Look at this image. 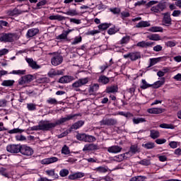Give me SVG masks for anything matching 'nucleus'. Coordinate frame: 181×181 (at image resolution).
I'll return each instance as SVG.
<instances>
[{"label": "nucleus", "mask_w": 181, "mask_h": 181, "mask_svg": "<svg viewBox=\"0 0 181 181\" xmlns=\"http://www.w3.org/2000/svg\"><path fill=\"white\" fill-rule=\"evenodd\" d=\"M74 117H77V115H69L66 117L60 118L57 120L56 122L52 123L49 120H41L38 125L33 126L30 127L31 131H50V129H53V128H56L57 125H62V124H64V122H67V121H70V119H73Z\"/></svg>", "instance_id": "f257e3e1"}, {"label": "nucleus", "mask_w": 181, "mask_h": 181, "mask_svg": "<svg viewBox=\"0 0 181 181\" xmlns=\"http://www.w3.org/2000/svg\"><path fill=\"white\" fill-rule=\"evenodd\" d=\"M49 54L52 55V57L51 58V64H52V66H60V64L63 63V56H62L60 53L52 52Z\"/></svg>", "instance_id": "f03ea898"}, {"label": "nucleus", "mask_w": 181, "mask_h": 181, "mask_svg": "<svg viewBox=\"0 0 181 181\" xmlns=\"http://www.w3.org/2000/svg\"><path fill=\"white\" fill-rule=\"evenodd\" d=\"M88 83V78H82L72 83L71 87L73 90H75V91H78V88H80V87L86 86V84H87Z\"/></svg>", "instance_id": "7ed1b4c3"}, {"label": "nucleus", "mask_w": 181, "mask_h": 181, "mask_svg": "<svg viewBox=\"0 0 181 181\" xmlns=\"http://www.w3.org/2000/svg\"><path fill=\"white\" fill-rule=\"evenodd\" d=\"M99 124L101 127L103 125H107V127H112L118 124L117 119L112 118H103L101 121L99 122Z\"/></svg>", "instance_id": "20e7f679"}, {"label": "nucleus", "mask_w": 181, "mask_h": 181, "mask_svg": "<svg viewBox=\"0 0 181 181\" xmlns=\"http://www.w3.org/2000/svg\"><path fill=\"white\" fill-rule=\"evenodd\" d=\"M20 153L21 155H24V156H32L33 155V149L26 145H21Z\"/></svg>", "instance_id": "39448f33"}, {"label": "nucleus", "mask_w": 181, "mask_h": 181, "mask_svg": "<svg viewBox=\"0 0 181 181\" xmlns=\"http://www.w3.org/2000/svg\"><path fill=\"white\" fill-rule=\"evenodd\" d=\"M124 59L130 58V60L132 62H136V60H139V59H141V52H129L124 55Z\"/></svg>", "instance_id": "423d86ee"}, {"label": "nucleus", "mask_w": 181, "mask_h": 181, "mask_svg": "<svg viewBox=\"0 0 181 181\" xmlns=\"http://www.w3.org/2000/svg\"><path fill=\"white\" fill-rule=\"evenodd\" d=\"M21 144H10L7 146L6 150L10 153H19L21 151Z\"/></svg>", "instance_id": "0eeeda50"}, {"label": "nucleus", "mask_w": 181, "mask_h": 181, "mask_svg": "<svg viewBox=\"0 0 181 181\" xmlns=\"http://www.w3.org/2000/svg\"><path fill=\"white\" fill-rule=\"evenodd\" d=\"M33 81V76L32 75H25L24 76H22L19 81L18 84L20 86H23V84H26L28 83H30V81Z\"/></svg>", "instance_id": "6e6552de"}, {"label": "nucleus", "mask_w": 181, "mask_h": 181, "mask_svg": "<svg viewBox=\"0 0 181 181\" xmlns=\"http://www.w3.org/2000/svg\"><path fill=\"white\" fill-rule=\"evenodd\" d=\"M25 61L28 64L29 67L33 69V70H39L41 67L40 65L37 64V62L32 58H25Z\"/></svg>", "instance_id": "1a4fd4ad"}, {"label": "nucleus", "mask_w": 181, "mask_h": 181, "mask_svg": "<svg viewBox=\"0 0 181 181\" xmlns=\"http://www.w3.org/2000/svg\"><path fill=\"white\" fill-rule=\"evenodd\" d=\"M86 174L84 173L77 172L74 174H71L69 175L68 179L69 180H78V179H81V177H84Z\"/></svg>", "instance_id": "9d476101"}, {"label": "nucleus", "mask_w": 181, "mask_h": 181, "mask_svg": "<svg viewBox=\"0 0 181 181\" xmlns=\"http://www.w3.org/2000/svg\"><path fill=\"white\" fill-rule=\"evenodd\" d=\"M163 23L165 25V26H169V25H172V18H170V13L169 12L163 13Z\"/></svg>", "instance_id": "9b49d317"}, {"label": "nucleus", "mask_w": 181, "mask_h": 181, "mask_svg": "<svg viewBox=\"0 0 181 181\" xmlns=\"http://www.w3.org/2000/svg\"><path fill=\"white\" fill-rule=\"evenodd\" d=\"M100 149V146L97 144H86L83 148V152L86 151H98Z\"/></svg>", "instance_id": "f8f14e48"}, {"label": "nucleus", "mask_w": 181, "mask_h": 181, "mask_svg": "<svg viewBox=\"0 0 181 181\" xmlns=\"http://www.w3.org/2000/svg\"><path fill=\"white\" fill-rule=\"evenodd\" d=\"M59 160V158L57 157H51L47 158H44L41 160L42 165H50V163H54Z\"/></svg>", "instance_id": "ddd939ff"}, {"label": "nucleus", "mask_w": 181, "mask_h": 181, "mask_svg": "<svg viewBox=\"0 0 181 181\" xmlns=\"http://www.w3.org/2000/svg\"><path fill=\"white\" fill-rule=\"evenodd\" d=\"M13 34L12 33H7L3 35L0 37V42H13Z\"/></svg>", "instance_id": "4468645a"}, {"label": "nucleus", "mask_w": 181, "mask_h": 181, "mask_svg": "<svg viewBox=\"0 0 181 181\" xmlns=\"http://www.w3.org/2000/svg\"><path fill=\"white\" fill-rule=\"evenodd\" d=\"M122 151V147L119 146H112L107 148V152H109V153H119Z\"/></svg>", "instance_id": "2eb2a0df"}, {"label": "nucleus", "mask_w": 181, "mask_h": 181, "mask_svg": "<svg viewBox=\"0 0 181 181\" xmlns=\"http://www.w3.org/2000/svg\"><path fill=\"white\" fill-rule=\"evenodd\" d=\"M39 33V28H30L28 30L26 36L28 39L36 36Z\"/></svg>", "instance_id": "dca6fc26"}, {"label": "nucleus", "mask_w": 181, "mask_h": 181, "mask_svg": "<svg viewBox=\"0 0 181 181\" xmlns=\"http://www.w3.org/2000/svg\"><path fill=\"white\" fill-rule=\"evenodd\" d=\"M48 76L51 78H53V77H54V76H63V71H62V70L51 69L48 72Z\"/></svg>", "instance_id": "f3484780"}, {"label": "nucleus", "mask_w": 181, "mask_h": 181, "mask_svg": "<svg viewBox=\"0 0 181 181\" xmlns=\"http://www.w3.org/2000/svg\"><path fill=\"white\" fill-rule=\"evenodd\" d=\"M127 155H129V152H126L125 153L116 156L115 159L117 162H122V160L128 159V156H127Z\"/></svg>", "instance_id": "a211bd4d"}, {"label": "nucleus", "mask_w": 181, "mask_h": 181, "mask_svg": "<svg viewBox=\"0 0 181 181\" xmlns=\"http://www.w3.org/2000/svg\"><path fill=\"white\" fill-rule=\"evenodd\" d=\"M106 93L107 94H110V93H118V86L117 85H112V86H108L107 88H106Z\"/></svg>", "instance_id": "6ab92c4d"}, {"label": "nucleus", "mask_w": 181, "mask_h": 181, "mask_svg": "<svg viewBox=\"0 0 181 181\" xmlns=\"http://www.w3.org/2000/svg\"><path fill=\"white\" fill-rule=\"evenodd\" d=\"M45 173L52 177V179H59V174L54 172V169L47 170L45 171Z\"/></svg>", "instance_id": "aec40b11"}, {"label": "nucleus", "mask_w": 181, "mask_h": 181, "mask_svg": "<svg viewBox=\"0 0 181 181\" xmlns=\"http://www.w3.org/2000/svg\"><path fill=\"white\" fill-rule=\"evenodd\" d=\"M98 83L103 85L108 84L110 83V78L105 75H102L98 78Z\"/></svg>", "instance_id": "412c9836"}, {"label": "nucleus", "mask_w": 181, "mask_h": 181, "mask_svg": "<svg viewBox=\"0 0 181 181\" xmlns=\"http://www.w3.org/2000/svg\"><path fill=\"white\" fill-rule=\"evenodd\" d=\"M70 32H71V30L63 31V33L61 35H59L57 37V39L58 40H62L63 39H67V36H69V33H70Z\"/></svg>", "instance_id": "4be33fe9"}, {"label": "nucleus", "mask_w": 181, "mask_h": 181, "mask_svg": "<svg viewBox=\"0 0 181 181\" xmlns=\"http://www.w3.org/2000/svg\"><path fill=\"white\" fill-rule=\"evenodd\" d=\"M152 45H153V43H152V42H146V41H141V42H138L136 46L138 47L146 48V47H149L150 46H152Z\"/></svg>", "instance_id": "5701e85b"}, {"label": "nucleus", "mask_w": 181, "mask_h": 181, "mask_svg": "<svg viewBox=\"0 0 181 181\" xmlns=\"http://www.w3.org/2000/svg\"><path fill=\"white\" fill-rule=\"evenodd\" d=\"M95 172L98 173H107L108 172V167L107 166H99L94 169Z\"/></svg>", "instance_id": "b1692460"}, {"label": "nucleus", "mask_w": 181, "mask_h": 181, "mask_svg": "<svg viewBox=\"0 0 181 181\" xmlns=\"http://www.w3.org/2000/svg\"><path fill=\"white\" fill-rule=\"evenodd\" d=\"M13 84H15L14 80H4L1 83V86H3V87H12Z\"/></svg>", "instance_id": "393cba45"}, {"label": "nucleus", "mask_w": 181, "mask_h": 181, "mask_svg": "<svg viewBox=\"0 0 181 181\" xmlns=\"http://www.w3.org/2000/svg\"><path fill=\"white\" fill-rule=\"evenodd\" d=\"M84 125V122L83 121H78L76 123H74L71 127V129H78V128H81Z\"/></svg>", "instance_id": "a878e982"}, {"label": "nucleus", "mask_w": 181, "mask_h": 181, "mask_svg": "<svg viewBox=\"0 0 181 181\" xmlns=\"http://www.w3.org/2000/svg\"><path fill=\"white\" fill-rule=\"evenodd\" d=\"M7 15L9 16H15L16 15H21V11L18 8H14L13 10H10L7 11Z\"/></svg>", "instance_id": "bb28decb"}, {"label": "nucleus", "mask_w": 181, "mask_h": 181, "mask_svg": "<svg viewBox=\"0 0 181 181\" xmlns=\"http://www.w3.org/2000/svg\"><path fill=\"white\" fill-rule=\"evenodd\" d=\"M151 23L148 21H140L136 25V28H149Z\"/></svg>", "instance_id": "cd10ccee"}, {"label": "nucleus", "mask_w": 181, "mask_h": 181, "mask_svg": "<svg viewBox=\"0 0 181 181\" xmlns=\"http://www.w3.org/2000/svg\"><path fill=\"white\" fill-rule=\"evenodd\" d=\"M131 40V37L129 35H126L122 38V40L119 41L120 45H127V43H129V41Z\"/></svg>", "instance_id": "c85d7f7f"}, {"label": "nucleus", "mask_w": 181, "mask_h": 181, "mask_svg": "<svg viewBox=\"0 0 181 181\" xmlns=\"http://www.w3.org/2000/svg\"><path fill=\"white\" fill-rule=\"evenodd\" d=\"M62 13H64L65 15H68L69 16H76L78 15V13L76 10H69L66 12L62 11Z\"/></svg>", "instance_id": "c756f323"}, {"label": "nucleus", "mask_w": 181, "mask_h": 181, "mask_svg": "<svg viewBox=\"0 0 181 181\" xmlns=\"http://www.w3.org/2000/svg\"><path fill=\"white\" fill-rule=\"evenodd\" d=\"M95 140L94 136L85 134V142H95Z\"/></svg>", "instance_id": "7c9ffc66"}, {"label": "nucleus", "mask_w": 181, "mask_h": 181, "mask_svg": "<svg viewBox=\"0 0 181 181\" xmlns=\"http://www.w3.org/2000/svg\"><path fill=\"white\" fill-rule=\"evenodd\" d=\"M150 64L148 66V68L149 69V67H152V66H155V64H156V63H159V58H151L149 59Z\"/></svg>", "instance_id": "2f4dec72"}, {"label": "nucleus", "mask_w": 181, "mask_h": 181, "mask_svg": "<svg viewBox=\"0 0 181 181\" xmlns=\"http://www.w3.org/2000/svg\"><path fill=\"white\" fill-rule=\"evenodd\" d=\"M69 173H70V172L68 169H62L59 171V176H61V177H66V176H69Z\"/></svg>", "instance_id": "473e14b6"}, {"label": "nucleus", "mask_w": 181, "mask_h": 181, "mask_svg": "<svg viewBox=\"0 0 181 181\" xmlns=\"http://www.w3.org/2000/svg\"><path fill=\"white\" fill-rule=\"evenodd\" d=\"M145 179H146V177L139 175V176L132 177L129 181H144L145 180Z\"/></svg>", "instance_id": "72a5a7b5"}, {"label": "nucleus", "mask_w": 181, "mask_h": 181, "mask_svg": "<svg viewBox=\"0 0 181 181\" xmlns=\"http://www.w3.org/2000/svg\"><path fill=\"white\" fill-rule=\"evenodd\" d=\"M134 124H141L142 122H146V120L144 117H137L133 119Z\"/></svg>", "instance_id": "f704fd0d"}, {"label": "nucleus", "mask_w": 181, "mask_h": 181, "mask_svg": "<svg viewBox=\"0 0 181 181\" xmlns=\"http://www.w3.org/2000/svg\"><path fill=\"white\" fill-rule=\"evenodd\" d=\"M143 146L146 149H153V148H155V143L148 142L146 144H143Z\"/></svg>", "instance_id": "c9c22d12"}, {"label": "nucleus", "mask_w": 181, "mask_h": 181, "mask_svg": "<svg viewBox=\"0 0 181 181\" xmlns=\"http://www.w3.org/2000/svg\"><path fill=\"white\" fill-rule=\"evenodd\" d=\"M26 74V70H13L10 74H18V76H22Z\"/></svg>", "instance_id": "e433bc0d"}, {"label": "nucleus", "mask_w": 181, "mask_h": 181, "mask_svg": "<svg viewBox=\"0 0 181 181\" xmlns=\"http://www.w3.org/2000/svg\"><path fill=\"white\" fill-rule=\"evenodd\" d=\"M147 112H148V114H159V108L158 107L148 108L147 110Z\"/></svg>", "instance_id": "4c0bfd02"}, {"label": "nucleus", "mask_w": 181, "mask_h": 181, "mask_svg": "<svg viewBox=\"0 0 181 181\" xmlns=\"http://www.w3.org/2000/svg\"><path fill=\"white\" fill-rule=\"evenodd\" d=\"M47 104H51V105H57L59 103L57 102V100L56 98H49L48 100H47Z\"/></svg>", "instance_id": "58836bf2"}, {"label": "nucleus", "mask_w": 181, "mask_h": 181, "mask_svg": "<svg viewBox=\"0 0 181 181\" xmlns=\"http://www.w3.org/2000/svg\"><path fill=\"white\" fill-rule=\"evenodd\" d=\"M100 88V85L98 83H94L92 86L90 87L89 91L90 93H94L97 91Z\"/></svg>", "instance_id": "ea45409f"}, {"label": "nucleus", "mask_w": 181, "mask_h": 181, "mask_svg": "<svg viewBox=\"0 0 181 181\" xmlns=\"http://www.w3.org/2000/svg\"><path fill=\"white\" fill-rule=\"evenodd\" d=\"M0 175L1 176H4V177H9V174L8 173V171H6V169L4 168H0Z\"/></svg>", "instance_id": "a19ab883"}, {"label": "nucleus", "mask_w": 181, "mask_h": 181, "mask_svg": "<svg viewBox=\"0 0 181 181\" xmlns=\"http://www.w3.org/2000/svg\"><path fill=\"white\" fill-rule=\"evenodd\" d=\"M150 136L153 139H156V138H158V136H159V132L156 131V130H151Z\"/></svg>", "instance_id": "79ce46f5"}, {"label": "nucleus", "mask_w": 181, "mask_h": 181, "mask_svg": "<svg viewBox=\"0 0 181 181\" xmlns=\"http://www.w3.org/2000/svg\"><path fill=\"white\" fill-rule=\"evenodd\" d=\"M139 165H143V166H149L151 165V160L143 159L139 162Z\"/></svg>", "instance_id": "37998d69"}, {"label": "nucleus", "mask_w": 181, "mask_h": 181, "mask_svg": "<svg viewBox=\"0 0 181 181\" xmlns=\"http://www.w3.org/2000/svg\"><path fill=\"white\" fill-rule=\"evenodd\" d=\"M37 83H49L50 81V79L47 77H42L38 78L37 79Z\"/></svg>", "instance_id": "c03bdc74"}, {"label": "nucleus", "mask_w": 181, "mask_h": 181, "mask_svg": "<svg viewBox=\"0 0 181 181\" xmlns=\"http://www.w3.org/2000/svg\"><path fill=\"white\" fill-rule=\"evenodd\" d=\"M62 153H63L64 155L70 154V149L69 148V146L64 145L62 149Z\"/></svg>", "instance_id": "a18cd8bd"}, {"label": "nucleus", "mask_w": 181, "mask_h": 181, "mask_svg": "<svg viewBox=\"0 0 181 181\" xmlns=\"http://www.w3.org/2000/svg\"><path fill=\"white\" fill-rule=\"evenodd\" d=\"M81 40H83L81 36L76 37L71 42V45H78V43H81Z\"/></svg>", "instance_id": "49530a36"}, {"label": "nucleus", "mask_w": 181, "mask_h": 181, "mask_svg": "<svg viewBox=\"0 0 181 181\" xmlns=\"http://www.w3.org/2000/svg\"><path fill=\"white\" fill-rule=\"evenodd\" d=\"M27 108L28 111H35L36 110V104L35 103H28Z\"/></svg>", "instance_id": "de8ad7c7"}, {"label": "nucleus", "mask_w": 181, "mask_h": 181, "mask_svg": "<svg viewBox=\"0 0 181 181\" xmlns=\"http://www.w3.org/2000/svg\"><path fill=\"white\" fill-rule=\"evenodd\" d=\"M152 85L148 84L145 79L142 80V86H141V88L143 90H145L146 88H149Z\"/></svg>", "instance_id": "09e8293b"}, {"label": "nucleus", "mask_w": 181, "mask_h": 181, "mask_svg": "<svg viewBox=\"0 0 181 181\" xmlns=\"http://www.w3.org/2000/svg\"><path fill=\"white\" fill-rule=\"evenodd\" d=\"M110 28V24L108 23H103L98 25V29H100L101 30H105Z\"/></svg>", "instance_id": "8fccbe9b"}, {"label": "nucleus", "mask_w": 181, "mask_h": 181, "mask_svg": "<svg viewBox=\"0 0 181 181\" xmlns=\"http://www.w3.org/2000/svg\"><path fill=\"white\" fill-rule=\"evenodd\" d=\"M147 37L149 40H159V35L158 34H153L151 35H148Z\"/></svg>", "instance_id": "3c124183"}, {"label": "nucleus", "mask_w": 181, "mask_h": 181, "mask_svg": "<svg viewBox=\"0 0 181 181\" xmlns=\"http://www.w3.org/2000/svg\"><path fill=\"white\" fill-rule=\"evenodd\" d=\"M137 152H138V146H136V145H133L130 147L129 154V153H136Z\"/></svg>", "instance_id": "603ef678"}, {"label": "nucleus", "mask_w": 181, "mask_h": 181, "mask_svg": "<svg viewBox=\"0 0 181 181\" xmlns=\"http://www.w3.org/2000/svg\"><path fill=\"white\" fill-rule=\"evenodd\" d=\"M76 139H78V141H83V142H85V139H86V134H78L76 135Z\"/></svg>", "instance_id": "864d4df0"}, {"label": "nucleus", "mask_w": 181, "mask_h": 181, "mask_svg": "<svg viewBox=\"0 0 181 181\" xmlns=\"http://www.w3.org/2000/svg\"><path fill=\"white\" fill-rule=\"evenodd\" d=\"M59 83H61L62 84H67L69 83L67 81V76H64L61 77L59 80Z\"/></svg>", "instance_id": "5fc2aeb1"}, {"label": "nucleus", "mask_w": 181, "mask_h": 181, "mask_svg": "<svg viewBox=\"0 0 181 181\" xmlns=\"http://www.w3.org/2000/svg\"><path fill=\"white\" fill-rule=\"evenodd\" d=\"M46 4H47V1H46V0L40 1L37 4V8L38 9H40L42 8V6H45V5H46Z\"/></svg>", "instance_id": "6e6d98bb"}, {"label": "nucleus", "mask_w": 181, "mask_h": 181, "mask_svg": "<svg viewBox=\"0 0 181 181\" xmlns=\"http://www.w3.org/2000/svg\"><path fill=\"white\" fill-rule=\"evenodd\" d=\"M181 16V11L180 10H174L172 13V16L174 18H179Z\"/></svg>", "instance_id": "4d7b16f0"}, {"label": "nucleus", "mask_w": 181, "mask_h": 181, "mask_svg": "<svg viewBox=\"0 0 181 181\" xmlns=\"http://www.w3.org/2000/svg\"><path fill=\"white\" fill-rule=\"evenodd\" d=\"M129 16H131V14L129 13V12L122 11L121 13L122 19H125V18H129Z\"/></svg>", "instance_id": "13d9d810"}, {"label": "nucleus", "mask_w": 181, "mask_h": 181, "mask_svg": "<svg viewBox=\"0 0 181 181\" xmlns=\"http://www.w3.org/2000/svg\"><path fill=\"white\" fill-rule=\"evenodd\" d=\"M110 12L113 13L114 15H118L121 12V8H113L110 9Z\"/></svg>", "instance_id": "bf43d9fd"}, {"label": "nucleus", "mask_w": 181, "mask_h": 181, "mask_svg": "<svg viewBox=\"0 0 181 181\" xmlns=\"http://www.w3.org/2000/svg\"><path fill=\"white\" fill-rule=\"evenodd\" d=\"M8 53H9V49L6 48L0 49V57H2V56H5V54H8Z\"/></svg>", "instance_id": "052dcab7"}, {"label": "nucleus", "mask_w": 181, "mask_h": 181, "mask_svg": "<svg viewBox=\"0 0 181 181\" xmlns=\"http://www.w3.org/2000/svg\"><path fill=\"white\" fill-rule=\"evenodd\" d=\"M160 128H165L166 129H172V128H173V126L164 123V124H160Z\"/></svg>", "instance_id": "680f3d73"}, {"label": "nucleus", "mask_w": 181, "mask_h": 181, "mask_svg": "<svg viewBox=\"0 0 181 181\" xmlns=\"http://www.w3.org/2000/svg\"><path fill=\"white\" fill-rule=\"evenodd\" d=\"M111 66V64H105V65H103L101 66H100V69L101 70V73H104V71H105V70H107V69H108V67H110Z\"/></svg>", "instance_id": "e2e57ef3"}, {"label": "nucleus", "mask_w": 181, "mask_h": 181, "mask_svg": "<svg viewBox=\"0 0 181 181\" xmlns=\"http://www.w3.org/2000/svg\"><path fill=\"white\" fill-rule=\"evenodd\" d=\"M170 148H172V149H176L177 148V141H170L169 143Z\"/></svg>", "instance_id": "0e129e2a"}, {"label": "nucleus", "mask_w": 181, "mask_h": 181, "mask_svg": "<svg viewBox=\"0 0 181 181\" xmlns=\"http://www.w3.org/2000/svg\"><path fill=\"white\" fill-rule=\"evenodd\" d=\"M21 133V132H22V130L21 129H18V128H16V129H11V130H10V131H8V134H18V133Z\"/></svg>", "instance_id": "69168bd1"}, {"label": "nucleus", "mask_w": 181, "mask_h": 181, "mask_svg": "<svg viewBox=\"0 0 181 181\" xmlns=\"http://www.w3.org/2000/svg\"><path fill=\"white\" fill-rule=\"evenodd\" d=\"M70 22L72 23H76V25H80V23H81V20L77 18H70Z\"/></svg>", "instance_id": "338daca9"}, {"label": "nucleus", "mask_w": 181, "mask_h": 181, "mask_svg": "<svg viewBox=\"0 0 181 181\" xmlns=\"http://www.w3.org/2000/svg\"><path fill=\"white\" fill-rule=\"evenodd\" d=\"M151 11L152 12H154V13H158V12H159V4L156 6H153L151 8Z\"/></svg>", "instance_id": "774afa93"}]
</instances>
